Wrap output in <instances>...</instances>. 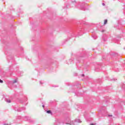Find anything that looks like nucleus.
<instances>
[{
    "label": "nucleus",
    "instance_id": "1",
    "mask_svg": "<svg viewBox=\"0 0 125 125\" xmlns=\"http://www.w3.org/2000/svg\"><path fill=\"white\" fill-rule=\"evenodd\" d=\"M73 88L74 89L73 92L75 93V95H76V96H79V92H78V90H79V82L77 81L74 83Z\"/></svg>",
    "mask_w": 125,
    "mask_h": 125
},
{
    "label": "nucleus",
    "instance_id": "2",
    "mask_svg": "<svg viewBox=\"0 0 125 125\" xmlns=\"http://www.w3.org/2000/svg\"><path fill=\"white\" fill-rule=\"evenodd\" d=\"M66 125H79V119H76L75 121L69 120L68 123H66Z\"/></svg>",
    "mask_w": 125,
    "mask_h": 125
},
{
    "label": "nucleus",
    "instance_id": "3",
    "mask_svg": "<svg viewBox=\"0 0 125 125\" xmlns=\"http://www.w3.org/2000/svg\"><path fill=\"white\" fill-rule=\"evenodd\" d=\"M23 120L24 121L29 122V123H34V121L33 120V119H32V118H31V117L29 116H25L23 118Z\"/></svg>",
    "mask_w": 125,
    "mask_h": 125
},
{
    "label": "nucleus",
    "instance_id": "4",
    "mask_svg": "<svg viewBox=\"0 0 125 125\" xmlns=\"http://www.w3.org/2000/svg\"><path fill=\"white\" fill-rule=\"evenodd\" d=\"M14 110L15 111H17V112H21V111H23L24 110H26V108L24 107H20V108L15 107H14Z\"/></svg>",
    "mask_w": 125,
    "mask_h": 125
},
{
    "label": "nucleus",
    "instance_id": "5",
    "mask_svg": "<svg viewBox=\"0 0 125 125\" xmlns=\"http://www.w3.org/2000/svg\"><path fill=\"white\" fill-rule=\"evenodd\" d=\"M57 123H58V124H59V125H64V123L62 121L58 120L57 122L55 123L54 125H57Z\"/></svg>",
    "mask_w": 125,
    "mask_h": 125
},
{
    "label": "nucleus",
    "instance_id": "6",
    "mask_svg": "<svg viewBox=\"0 0 125 125\" xmlns=\"http://www.w3.org/2000/svg\"><path fill=\"white\" fill-rule=\"evenodd\" d=\"M79 70V62H76V66L74 68V70L75 71H78Z\"/></svg>",
    "mask_w": 125,
    "mask_h": 125
},
{
    "label": "nucleus",
    "instance_id": "7",
    "mask_svg": "<svg viewBox=\"0 0 125 125\" xmlns=\"http://www.w3.org/2000/svg\"><path fill=\"white\" fill-rule=\"evenodd\" d=\"M27 100L28 99H27V98H24V99H23V103H24V105H27L28 104V102H27Z\"/></svg>",
    "mask_w": 125,
    "mask_h": 125
},
{
    "label": "nucleus",
    "instance_id": "8",
    "mask_svg": "<svg viewBox=\"0 0 125 125\" xmlns=\"http://www.w3.org/2000/svg\"><path fill=\"white\" fill-rule=\"evenodd\" d=\"M4 75H5V73L2 70L0 71V76L1 77H4Z\"/></svg>",
    "mask_w": 125,
    "mask_h": 125
},
{
    "label": "nucleus",
    "instance_id": "9",
    "mask_svg": "<svg viewBox=\"0 0 125 125\" xmlns=\"http://www.w3.org/2000/svg\"><path fill=\"white\" fill-rule=\"evenodd\" d=\"M5 102H7V103H10L11 102V100L10 99H8L7 98L5 99Z\"/></svg>",
    "mask_w": 125,
    "mask_h": 125
},
{
    "label": "nucleus",
    "instance_id": "10",
    "mask_svg": "<svg viewBox=\"0 0 125 125\" xmlns=\"http://www.w3.org/2000/svg\"><path fill=\"white\" fill-rule=\"evenodd\" d=\"M73 61H74V59H70L68 61V64H72Z\"/></svg>",
    "mask_w": 125,
    "mask_h": 125
},
{
    "label": "nucleus",
    "instance_id": "11",
    "mask_svg": "<svg viewBox=\"0 0 125 125\" xmlns=\"http://www.w3.org/2000/svg\"><path fill=\"white\" fill-rule=\"evenodd\" d=\"M17 83V79L11 82V83L12 84H14V83Z\"/></svg>",
    "mask_w": 125,
    "mask_h": 125
},
{
    "label": "nucleus",
    "instance_id": "12",
    "mask_svg": "<svg viewBox=\"0 0 125 125\" xmlns=\"http://www.w3.org/2000/svg\"><path fill=\"white\" fill-rule=\"evenodd\" d=\"M73 76L74 77H78V72H74L73 73Z\"/></svg>",
    "mask_w": 125,
    "mask_h": 125
},
{
    "label": "nucleus",
    "instance_id": "13",
    "mask_svg": "<svg viewBox=\"0 0 125 125\" xmlns=\"http://www.w3.org/2000/svg\"><path fill=\"white\" fill-rule=\"evenodd\" d=\"M46 113L47 114H50V115H52V112H51V110H47Z\"/></svg>",
    "mask_w": 125,
    "mask_h": 125
},
{
    "label": "nucleus",
    "instance_id": "14",
    "mask_svg": "<svg viewBox=\"0 0 125 125\" xmlns=\"http://www.w3.org/2000/svg\"><path fill=\"white\" fill-rule=\"evenodd\" d=\"M108 22V20H104V25H106Z\"/></svg>",
    "mask_w": 125,
    "mask_h": 125
},
{
    "label": "nucleus",
    "instance_id": "15",
    "mask_svg": "<svg viewBox=\"0 0 125 125\" xmlns=\"http://www.w3.org/2000/svg\"><path fill=\"white\" fill-rule=\"evenodd\" d=\"M40 83L41 84H43V81H40Z\"/></svg>",
    "mask_w": 125,
    "mask_h": 125
},
{
    "label": "nucleus",
    "instance_id": "16",
    "mask_svg": "<svg viewBox=\"0 0 125 125\" xmlns=\"http://www.w3.org/2000/svg\"><path fill=\"white\" fill-rule=\"evenodd\" d=\"M3 83V81H2L1 79H0V83Z\"/></svg>",
    "mask_w": 125,
    "mask_h": 125
},
{
    "label": "nucleus",
    "instance_id": "17",
    "mask_svg": "<svg viewBox=\"0 0 125 125\" xmlns=\"http://www.w3.org/2000/svg\"><path fill=\"white\" fill-rule=\"evenodd\" d=\"M71 1L72 2V3H74V4H76V1L75 0H74V1L71 0Z\"/></svg>",
    "mask_w": 125,
    "mask_h": 125
},
{
    "label": "nucleus",
    "instance_id": "18",
    "mask_svg": "<svg viewBox=\"0 0 125 125\" xmlns=\"http://www.w3.org/2000/svg\"><path fill=\"white\" fill-rule=\"evenodd\" d=\"M18 119H19V120H20V119H21V116H19L18 117Z\"/></svg>",
    "mask_w": 125,
    "mask_h": 125
},
{
    "label": "nucleus",
    "instance_id": "19",
    "mask_svg": "<svg viewBox=\"0 0 125 125\" xmlns=\"http://www.w3.org/2000/svg\"><path fill=\"white\" fill-rule=\"evenodd\" d=\"M54 86V87H57V86H57V85H54V86Z\"/></svg>",
    "mask_w": 125,
    "mask_h": 125
},
{
    "label": "nucleus",
    "instance_id": "20",
    "mask_svg": "<svg viewBox=\"0 0 125 125\" xmlns=\"http://www.w3.org/2000/svg\"><path fill=\"white\" fill-rule=\"evenodd\" d=\"M42 107H43V108H44V105L43 104V105H42Z\"/></svg>",
    "mask_w": 125,
    "mask_h": 125
},
{
    "label": "nucleus",
    "instance_id": "21",
    "mask_svg": "<svg viewBox=\"0 0 125 125\" xmlns=\"http://www.w3.org/2000/svg\"><path fill=\"white\" fill-rule=\"evenodd\" d=\"M79 123H82V121L81 120H79Z\"/></svg>",
    "mask_w": 125,
    "mask_h": 125
},
{
    "label": "nucleus",
    "instance_id": "22",
    "mask_svg": "<svg viewBox=\"0 0 125 125\" xmlns=\"http://www.w3.org/2000/svg\"><path fill=\"white\" fill-rule=\"evenodd\" d=\"M3 125H8V124H4Z\"/></svg>",
    "mask_w": 125,
    "mask_h": 125
},
{
    "label": "nucleus",
    "instance_id": "23",
    "mask_svg": "<svg viewBox=\"0 0 125 125\" xmlns=\"http://www.w3.org/2000/svg\"><path fill=\"white\" fill-rule=\"evenodd\" d=\"M82 76V77H84V74H83Z\"/></svg>",
    "mask_w": 125,
    "mask_h": 125
},
{
    "label": "nucleus",
    "instance_id": "24",
    "mask_svg": "<svg viewBox=\"0 0 125 125\" xmlns=\"http://www.w3.org/2000/svg\"><path fill=\"white\" fill-rule=\"evenodd\" d=\"M8 59H9V57H8Z\"/></svg>",
    "mask_w": 125,
    "mask_h": 125
},
{
    "label": "nucleus",
    "instance_id": "25",
    "mask_svg": "<svg viewBox=\"0 0 125 125\" xmlns=\"http://www.w3.org/2000/svg\"><path fill=\"white\" fill-rule=\"evenodd\" d=\"M92 125H94V124H91Z\"/></svg>",
    "mask_w": 125,
    "mask_h": 125
},
{
    "label": "nucleus",
    "instance_id": "26",
    "mask_svg": "<svg viewBox=\"0 0 125 125\" xmlns=\"http://www.w3.org/2000/svg\"><path fill=\"white\" fill-rule=\"evenodd\" d=\"M17 86H15V87H16Z\"/></svg>",
    "mask_w": 125,
    "mask_h": 125
}]
</instances>
